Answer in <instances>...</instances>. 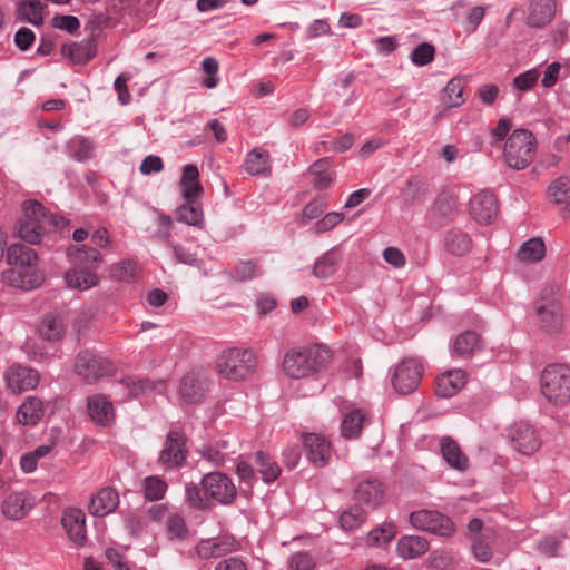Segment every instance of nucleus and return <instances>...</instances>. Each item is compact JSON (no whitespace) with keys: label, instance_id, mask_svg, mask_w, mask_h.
Masks as SVG:
<instances>
[{"label":"nucleus","instance_id":"5fc2aeb1","mask_svg":"<svg viewBox=\"0 0 570 570\" xmlns=\"http://www.w3.org/2000/svg\"><path fill=\"white\" fill-rule=\"evenodd\" d=\"M30 277L27 273L21 272L20 269L11 268L3 273V278L11 285L21 287V288H33L39 286L40 281L36 277L35 279H26Z\"/></svg>","mask_w":570,"mask_h":570},{"label":"nucleus","instance_id":"774afa93","mask_svg":"<svg viewBox=\"0 0 570 570\" xmlns=\"http://www.w3.org/2000/svg\"><path fill=\"white\" fill-rule=\"evenodd\" d=\"M560 541L554 537H546L537 546L538 551L548 557L553 558L558 554Z\"/></svg>","mask_w":570,"mask_h":570},{"label":"nucleus","instance_id":"f03ea898","mask_svg":"<svg viewBox=\"0 0 570 570\" xmlns=\"http://www.w3.org/2000/svg\"><path fill=\"white\" fill-rule=\"evenodd\" d=\"M257 360L252 350L232 347L223 351L216 358L217 373L230 381H242L256 370Z\"/></svg>","mask_w":570,"mask_h":570},{"label":"nucleus","instance_id":"a878e982","mask_svg":"<svg viewBox=\"0 0 570 570\" xmlns=\"http://www.w3.org/2000/svg\"><path fill=\"white\" fill-rule=\"evenodd\" d=\"M384 489L382 483L375 479L370 478L358 483L354 491V498L372 508L381 504L383 500Z\"/></svg>","mask_w":570,"mask_h":570},{"label":"nucleus","instance_id":"680f3d73","mask_svg":"<svg viewBox=\"0 0 570 570\" xmlns=\"http://www.w3.org/2000/svg\"><path fill=\"white\" fill-rule=\"evenodd\" d=\"M202 67L204 72L208 75V78L203 81V85L209 89L215 88L218 85V78L216 77L218 72L217 60L213 57H206L202 62Z\"/></svg>","mask_w":570,"mask_h":570},{"label":"nucleus","instance_id":"4c0bfd02","mask_svg":"<svg viewBox=\"0 0 570 570\" xmlns=\"http://www.w3.org/2000/svg\"><path fill=\"white\" fill-rule=\"evenodd\" d=\"M65 281L68 287L79 291H86L97 285L96 274L82 268L66 272Z\"/></svg>","mask_w":570,"mask_h":570},{"label":"nucleus","instance_id":"8fccbe9b","mask_svg":"<svg viewBox=\"0 0 570 570\" xmlns=\"http://www.w3.org/2000/svg\"><path fill=\"white\" fill-rule=\"evenodd\" d=\"M43 4L39 0H28L20 3V11L24 19L33 26H41Z\"/></svg>","mask_w":570,"mask_h":570},{"label":"nucleus","instance_id":"20e7f679","mask_svg":"<svg viewBox=\"0 0 570 570\" xmlns=\"http://www.w3.org/2000/svg\"><path fill=\"white\" fill-rule=\"evenodd\" d=\"M537 139L527 129H515L508 137L503 157L510 168L520 170L528 167L535 156Z\"/></svg>","mask_w":570,"mask_h":570},{"label":"nucleus","instance_id":"f257e3e1","mask_svg":"<svg viewBox=\"0 0 570 570\" xmlns=\"http://www.w3.org/2000/svg\"><path fill=\"white\" fill-rule=\"evenodd\" d=\"M328 360V350L315 344L288 350L284 355L282 367L288 377L301 380L320 372Z\"/></svg>","mask_w":570,"mask_h":570},{"label":"nucleus","instance_id":"603ef678","mask_svg":"<svg viewBox=\"0 0 570 570\" xmlns=\"http://www.w3.org/2000/svg\"><path fill=\"white\" fill-rule=\"evenodd\" d=\"M137 274V266L131 261H120L110 267V277L119 282H130Z\"/></svg>","mask_w":570,"mask_h":570},{"label":"nucleus","instance_id":"ddd939ff","mask_svg":"<svg viewBox=\"0 0 570 570\" xmlns=\"http://www.w3.org/2000/svg\"><path fill=\"white\" fill-rule=\"evenodd\" d=\"M471 217L479 224H490L498 214L495 196L489 190L475 194L469 204Z\"/></svg>","mask_w":570,"mask_h":570},{"label":"nucleus","instance_id":"2eb2a0df","mask_svg":"<svg viewBox=\"0 0 570 570\" xmlns=\"http://www.w3.org/2000/svg\"><path fill=\"white\" fill-rule=\"evenodd\" d=\"M209 381L200 371L185 374L180 381L179 395L185 403L198 402L208 390Z\"/></svg>","mask_w":570,"mask_h":570},{"label":"nucleus","instance_id":"6ab92c4d","mask_svg":"<svg viewBox=\"0 0 570 570\" xmlns=\"http://www.w3.org/2000/svg\"><path fill=\"white\" fill-rule=\"evenodd\" d=\"M308 460L316 466H325L332 456L330 442L322 435L308 433L303 439Z\"/></svg>","mask_w":570,"mask_h":570},{"label":"nucleus","instance_id":"39448f33","mask_svg":"<svg viewBox=\"0 0 570 570\" xmlns=\"http://www.w3.org/2000/svg\"><path fill=\"white\" fill-rule=\"evenodd\" d=\"M541 393L553 405H564L570 401V368L561 364H550L541 373Z\"/></svg>","mask_w":570,"mask_h":570},{"label":"nucleus","instance_id":"412c9836","mask_svg":"<svg viewBox=\"0 0 570 570\" xmlns=\"http://www.w3.org/2000/svg\"><path fill=\"white\" fill-rule=\"evenodd\" d=\"M86 517L80 509H68L63 512L61 523L69 539L78 546L86 541Z\"/></svg>","mask_w":570,"mask_h":570},{"label":"nucleus","instance_id":"bf43d9fd","mask_svg":"<svg viewBox=\"0 0 570 570\" xmlns=\"http://www.w3.org/2000/svg\"><path fill=\"white\" fill-rule=\"evenodd\" d=\"M344 219V214L338 212L327 213L323 218L317 220L314 225V232L317 234L333 229Z\"/></svg>","mask_w":570,"mask_h":570},{"label":"nucleus","instance_id":"e433bc0d","mask_svg":"<svg viewBox=\"0 0 570 570\" xmlns=\"http://www.w3.org/2000/svg\"><path fill=\"white\" fill-rule=\"evenodd\" d=\"M245 169L252 176L271 173L268 151L261 148L249 151L245 159Z\"/></svg>","mask_w":570,"mask_h":570},{"label":"nucleus","instance_id":"b1692460","mask_svg":"<svg viewBox=\"0 0 570 570\" xmlns=\"http://www.w3.org/2000/svg\"><path fill=\"white\" fill-rule=\"evenodd\" d=\"M466 383L465 372L452 370L440 375L436 380L435 393L440 397H451L459 393Z\"/></svg>","mask_w":570,"mask_h":570},{"label":"nucleus","instance_id":"864d4df0","mask_svg":"<svg viewBox=\"0 0 570 570\" xmlns=\"http://www.w3.org/2000/svg\"><path fill=\"white\" fill-rule=\"evenodd\" d=\"M432 209L444 218H452L456 213L455 199L449 193H441L435 199Z\"/></svg>","mask_w":570,"mask_h":570},{"label":"nucleus","instance_id":"393cba45","mask_svg":"<svg viewBox=\"0 0 570 570\" xmlns=\"http://www.w3.org/2000/svg\"><path fill=\"white\" fill-rule=\"evenodd\" d=\"M67 256L71 264L88 271L96 267L102 261L100 252L87 245L70 246L67 250Z\"/></svg>","mask_w":570,"mask_h":570},{"label":"nucleus","instance_id":"f3484780","mask_svg":"<svg viewBox=\"0 0 570 570\" xmlns=\"http://www.w3.org/2000/svg\"><path fill=\"white\" fill-rule=\"evenodd\" d=\"M237 543L229 537H217L206 540H200L195 552L199 559L220 558L233 551H236Z\"/></svg>","mask_w":570,"mask_h":570},{"label":"nucleus","instance_id":"4468645a","mask_svg":"<svg viewBox=\"0 0 570 570\" xmlns=\"http://www.w3.org/2000/svg\"><path fill=\"white\" fill-rule=\"evenodd\" d=\"M8 389L13 393H23L37 387L39 374L36 370L19 364L12 365L6 373Z\"/></svg>","mask_w":570,"mask_h":570},{"label":"nucleus","instance_id":"de8ad7c7","mask_svg":"<svg viewBox=\"0 0 570 570\" xmlns=\"http://www.w3.org/2000/svg\"><path fill=\"white\" fill-rule=\"evenodd\" d=\"M365 511L357 505L351 507L344 511L340 517L341 527L346 531H353L365 521Z\"/></svg>","mask_w":570,"mask_h":570},{"label":"nucleus","instance_id":"49530a36","mask_svg":"<svg viewBox=\"0 0 570 570\" xmlns=\"http://www.w3.org/2000/svg\"><path fill=\"white\" fill-rule=\"evenodd\" d=\"M167 491V483L159 476H147L142 481V492L147 500L158 501Z\"/></svg>","mask_w":570,"mask_h":570},{"label":"nucleus","instance_id":"0e129e2a","mask_svg":"<svg viewBox=\"0 0 570 570\" xmlns=\"http://www.w3.org/2000/svg\"><path fill=\"white\" fill-rule=\"evenodd\" d=\"M258 275L256 263L254 261L240 262L234 271V276L238 281H248Z\"/></svg>","mask_w":570,"mask_h":570},{"label":"nucleus","instance_id":"09e8293b","mask_svg":"<svg viewBox=\"0 0 570 570\" xmlns=\"http://www.w3.org/2000/svg\"><path fill=\"white\" fill-rule=\"evenodd\" d=\"M428 193L426 184L420 179H410L403 190V198L406 204L414 205L421 203Z\"/></svg>","mask_w":570,"mask_h":570},{"label":"nucleus","instance_id":"cd10ccee","mask_svg":"<svg viewBox=\"0 0 570 570\" xmlns=\"http://www.w3.org/2000/svg\"><path fill=\"white\" fill-rule=\"evenodd\" d=\"M61 52L72 63H86L91 60L97 52L96 43L92 39H85L80 42L63 45Z\"/></svg>","mask_w":570,"mask_h":570},{"label":"nucleus","instance_id":"69168bd1","mask_svg":"<svg viewBox=\"0 0 570 570\" xmlns=\"http://www.w3.org/2000/svg\"><path fill=\"white\" fill-rule=\"evenodd\" d=\"M52 24L55 28L66 30L69 33H73L80 28V21L75 16L57 14L52 19Z\"/></svg>","mask_w":570,"mask_h":570},{"label":"nucleus","instance_id":"7c9ffc66","mask_svg":"<svg viewBox=\"0 0 570 570\" xmlns=\"http://www.w3.org/2000/svg\"><path fill=\"white\" fill-rule=\"evenodd\" d=\"M441 453L448 464L459 471L468 469V456L461 451L458 443L449 436L442 438L440 442Z\"/></svg>","mask_w":570,"mask_h":570},{"label":"nucleus","instance_id":"bb28decb","mask_svg":"<svg viewBox=\"0 0 570 570\" xmlns=\"http://www.w3.org/2000/svg\"><path fill=\"white\" fill-rule=\"evenodd\" d=\"M429 548V541L421 535H402L396 544L397 554L404 560L420 558Z\"/></svg>","mask_w":570,"mask_h":570},{"label":"nucleus","instance_id":"a19ab883","mask_svg":"<svg viewBox=\"0 0 570 570\" xmlns=\"http://www.w3.org/2000/svg\"><path fill=\"white\" fill-rule=\"evenodd\" d=\"M255 464L257 466V471L262 475V480L265 483H271L275 481L281 474L279 465L272 460V458L263 452L258 451L255 453Z\"/></svg>","mask_w":570,"mask_h":570},{"label":"nucleus","instance_id":"13d9d810","mask_svg":"<svg viewBox=\"0 0 570 570\" xmlns=\"http://www.w3.org/2000/svg\"><path fill=\"white\" fill-rule=\"evenodd\" d=\"M73 148V157L79 161H85L92 157L94 145L83 137L76 138L71 141Z\"/></svg>","mask_w":570,"mask_h":570},{"label":"nucleus","instance_id":"f704fd0d","mask_svg":"<svg viewBox=\"0 0 570 570\" xmlns=\"http://www.w3.org/2000/svg\"><path fill=\"white\" fill-rule=\"evenodd\" d=\"M38 257L33 249L21 244H13L8 247L7 262L17 267H31Z\"/></svg>","mask_w":570,"mask_h":570},{"label":"nucleus","instance_id":"473e14b6","mask_svg":"<svg viewBox=\"0 0 570 570\" xmlns=\"http://www.w3.org/2000/svg\"><path fill=\"white\" fill-rule=\"evenodd\" d=\"M470 236L456 228L450 229L444 235V248L454 256H463L471 249Z\"/></svg>","mask_w":570,"mask_h":570},{"label":"nucleus","instance_id":"7ed1b4c3","mask_svg":"<svg viewBox=\"0 0 570 570\" xmlns=\"http://www.w3.org/2000/svg\"><path fill=\"white\" fill-rule=\"evenodd\" d=\"M534 309L538 323L544 331H560L564 321L560 287L558 285L546 286L534 303Z\"/></svg>","mask_w":570,"mask_h":570},{"label":"nucleus","instance_id":"a211bd4d","mask_svg":"<svg viewBox=\"0 0 570 570\" xmlns=\"http://www.w3.org/2000/svg\"><path fill=\"white\" fill-rule=\"evenodd\" d=\"M33 508V500L26 491L10 493L2 501L1 512L9 520H21Z\"/></svg>","mask_w":570,"mask_h":570},{"label":"nucleus","instance_id":"aec40b11","mask_svg":"<svg viewBox=\"0 0 570 570\" xmlns=\"http://www.w3.org/2000/svg\"><path fill=\"white\" fill-rule=\"evenodd\" d=\"M118 504V492L111 487H105L91 497L88 510L95 517H105L114 512Z\"/></svg>","mask_w":570,"mask_h":570},{"label":"nucleus","instance_id":"37998d69","mask_svg":"<svg viewBox=\"0 0 570 570\" xmlns=\"http://www.w3.org/2000/svg\"><path fill=\"white\" fill-rule=\"evenodd\" d=\"M166 534L171 541H184L188 537L185 518L179 513H170L166 521Z\"/></svg>","mask_w":570,"mask_h":570},{"label":"nucleus","instance_id":"c85d7f7f","mask_svg":"<svg viewBox=\"0 0 570 570\" xmlns=\"http://www.w3.org/2000/svg\"><path fill=\"white\" fill-rule=\"evenodd\" d=\"M482 348L481 338L474 331H465L459 334L452 345V354L469 358Z\"/></svg>","mask_w":570,"mask_h":570},{"label":"nucleus","instance_id":"72a5a7b5","mask_svg":"<svg viewBox=\"0 0 570 570\" xmlns=\"http://www.w3.org/2000/svg\"><path fill=\"white\" fill-rule=\"evenodd\" d=\"M546 256V245L541 237L525 240L517 252V258L524 263H539Z\"/></svg>","mask_w":570,"mask_h":570},{"label":"nucleus","instance_id":"6e6552de","mask_svg":"<svg viewBox=\"0 0 570 570\" xmlns=\"http://www.w3.org/2000/svg\"><path fill=\"white\" fill-rule=\"evenodd\" d=\"M409 518L415 529L431 532L435 535L450 537L455 531L452 520L435 510L414 511Z\"/></svg>","mask_w":570,"mask_h":570},{"label":"nucleus","instance_id":"c03bdc74","mask_svg":"<svg viewBox=\"0 0 570 570\" xmlns=\"http://www.w3.org/2000/svg\"><path fill=\"white\" fill-rule=\"evenodd\" d=\"M396 535V527L392 522H384L381 527H377L370 531L366 537L367 546H384L391 542Z\"/></svg>","mask_w":570,"mask_h":570},{"label":"nucleus","instance_id":"ea45409f","mask_svg":"<svg viewBox=\"0 0 570 570\" xmlns=\"http://www.w3.org/2000/svg\"><path fill=\"white\" fill-rule=\"evenodd\" d=\"M464 87L461 79H451L442 91L441 100L445 109L455 108L464 104Z\"/></svg>","mask_w":570,"mask_h":570},{"label":"nucleus","instance_id":"79ce46f5","mask_svg":"<svg viewBox=\"0 0 570 570\" xmlns=\"http://www.w3.org/2000/svg\"><path fill=\"white\" fill-rule=\"evenodd\" d=\"M176 219L187 225L202 227L203 225V210L198 203L186 200L185 204L177 208Z\"/></svg>","mask_w":570,"mask_h":570},{"label":"nucleus","instance_id":"e2e57ef3","mask_svg":"<svg viewBox=\"0 0 570 570\" xmlns=\"http://www.w3.org/2000/svg\"><path fill=\"white\" fill-rule=\"evenodd\" d=\"M539 76L540 73L535 68L530 69L517 76L513 80V85L517 89L521 91H527L537 83Z\"/></svg>","mask_w":570,"mask_h":570},{"label":"nucleus","instance_id":"c9c22d12","mask_svg":"<svg viewBox=\"0 0 570 570\" xmlns=\"http://www.w3.org/2000/svg\"><path fill=\"white\" fill-rule=\"evenodd\" d=\"M66 331V322L56 314H48L39 326V333L47 341H59Z\"/></svg>","mask_w":570,"mask_h":570},{"label":"nucleus","instance_id":"0eeeda50","mask_svg":"<svg viewBox=\"0 0 570 570\" xmlns=\"http://www.w3.org/2000/svg\"><path fill=\"white\" fill-rule=\"evenodd\" d=\"M23 218L19 226V236L30 244L41 240L43 223L47 219L46 209L39 202L26 200L22 204Z\"/></svg>","mask_w":570,"mask_h":570},{"label":"nucleus","instance_id":"5701e85b","mask_svg":"<svg viewBox=\"0 0 570 570\" xmlns=\"http://www.w3.org/2000/svg\"><path fill=\"white\" fill-rule=\"evenodd\" d=\"M556 13L554 0H531L527 24L532 28H543Z\"/></svg>","mask_w":570,"mask_h":570},{"label":"nucleus","instance_id":"c756f323","mask_svg":"<svg viewBox=\"0 0 570 570\" xmlns=\"http://www.w3.org/2000/svg\"><path fill=\"white\" fill-rule=\"evenodd\" d=\"M43 414L42 401L37 396H28L18 407L16 419L22 425H36Z\"/></svg>","mask_w":570,"mask_h":570},{"label":"nucleus","instance_id":"3c124183","mask_svg":"<svg viewBox=\"0 0 570 570\" xmlns=\"http://www.w3.org/2000/svg\"><path fill=\"white\" fill-rule=\"evenodd\" d=\"M549 195L557 204H570V180L559 177L549 187Z\"/></svg>","mask_w":570,"mask_h":570},{"label":"nucleus","instance_id":"9b49d317","mask_svg":"<svg viewBox=\"0 0 570 570\" xmlns=\"http://www.w3.org/2000/svg\"><path fill=\"white\" fill-rule=\"evenodd\" d=\"M186 436L183 432L169 431L161 451L159 452L158 463L165 470L180 468L187 458Z\"/></svg>","mask_w":570,"mask_h":570},{"label":"nucleus","instance_id":"338daca9","mask_svg":"<svg viewBox=\"0 0 570 570\" xmlns=\"http://www.w3.org/2000/svg\"><path fill=\"white\" fill-rule=\"evenodd\" d=\"M35 39L36 36L33 31L26 27L18 29L14 35V43L21 51L28 50L32 46Z\"/></svg>","mask_w":570,"mask_h":570},{"label":"nucleus","instance_id":"052dcab7","mask_svg":"<svg viewBox=\"0 0 570 570\" xmlns=\"http://www.w3.org/2000/svg\"><path fill=\"white\" fill-rule=\"evenodd\" d=\"M315 561L307 552H296L288 560L289 570H313Z\"/></svg>","mask_w":570,"mask_h":570},{"label":"nucleus","instance_id":"423d86ee","mask_svg":"<svg viewBox=\"0 0 570 570\" xmlns=\"http://www.w3.org/2000/svg\"><path fill=\"white\" fill-rule=\"evenodd\" d=\"M424 367L415 357H405L396 366L392 376L394 390L403 395L414 392L420 385Z\"/></svg>","mask_w":570,"mask_h":570},{"label":"nucleus","instance_id":"9d476101","mask_svg":"<svg viewBox=\"0 0 570 570\" xmlns=\"http://www.w3.org/2000/svg\"><path fill=\"white\" fill-rule=\"evenodd\" d=\"M75 371L87 383H95L111 374L114 365L107 357L85 351L77 356Z\"/></svg>","mask_w":570,"mask_h":570},{"label":"nucleus","instance_id":"4be33fe9","mask_svg":"<svg viewBox=\"0 0 570 570\" xmlns=\"http://www.w3.org/2000/svg\"><path fill=\"white\" fill-rule=\"evenodd\" d=\"M343 253L340 247H332L318 257L313 265V275L320 279L333 276L340 268Z\"/></svg>","mask_w":570,"mask_h":570},{"label":"nucleus","instance_id":"6e6d98bb","mask_svg":"<svg viewBox=\"0 0 570 570\" xmlns=\"http://www.w3.org/2000/svg\"><path fill=\"white\" fill-rule=\"evenodd\" d=\"M435 48L429 42H422L415 47L411 53V61L419 67H423L433 61Z\"/></svg>","mask_w":570,"mask_h":570},{"label":"nucleus","instance_id":"dca6fc26","mask_svg":"<svg viewBox=\"0 0 570 570\" xmlns=\"http://www.w3.org/2000/svg\"><path fill=\"white\" fill-rule=\"evenodd\" d=\"M87 412L90 420L99 426H110L115 421V410L106 395L94 394L87 397Z\"/></svg>","mask_w":570,"mask_h":570},{"label":"nucleus","instance_id":"1a4fd4ad","mask_svg":"<svg viewBox=\"0 0 570 570\" xmlns=\"http://www.w3.org/2000/svg\"><path fill=\"white\" fill-rule=\"evenodd\" d=\"M200 484L208 501L214 500L220 504H230L237 495V490L232 479L222 472L205 474L202 478Z\"/></svg>","mask_w":570,"mask_h":570},{"label":"nucleus","instance_id":"58836bf2","mask_svg":"<svg viewBox=\"0 0 570 570\" xmlns=\"http://www.w3.org/2000/svg\"><path fill=\"white\" fill-rule=\"evenodd\" d=\"M367 422L368 417L362 410L348 412L342 421V435L346 439L357 438Z\"/></svg>","mask_w":570,"mask_h":570},{"label":"nucleus","instance_id":"4d7b16f0","mask_svg":"<svg viewBox=\"0 0 570 570\" xmlns=\"http://www.w3.org/2000/svg\"><path fill=\"white\" fill-rule=\"evenodd\" d=\"M186 500L196 509L205 510L208 509L210 503L208 502L207 495L203 492L202 485L195 483H188L185 489Z\"/></svg>","mask_w":570,"mask_h":570},{"label":"nucleus","instance_id":"2f4dec72","mask_svg":"<svg viewBox=\"0 0 570 570\" xmlns=\"http://www.w3.org/2000/svg\"><path fill=\"white\" fill-rule=\"evenodd\" d=\"M199 171L195 165H186L183 168L180 178L181 194L185 200L196 199L203 191V187L198 181Z\"/></svg>","mask_w":570,"mask_h":570},{"label":"nucleus","instance_id":"f8f14e48","mask_svg":"<svg viewBox=\"0 0 570 570\" xmlns=\"http://www.w3.org/2000/svg\"><path fill=\"white\" fill-rule=\"evenodd\" d=\"M511 446L523 455H531L541 446V441L533 426L518 422L507 431Z\"/></svg>","mask_w":570,"mask_h":570},{"label":"nucleus","instance_id":"a18cd8bd","mask_svg":"<svg viewBox=\"0 0 570 570\" xmlns=\"http://www.w3.org/2000/svg\"><path fill=\"white\" fill-rule=\"evenodd\" d=\"M119 384L127 391L129 397H137L154 390V383L148 379L127 376Z\"/></svg>","mask_w":570,"mask_h":570}]
</instances>
